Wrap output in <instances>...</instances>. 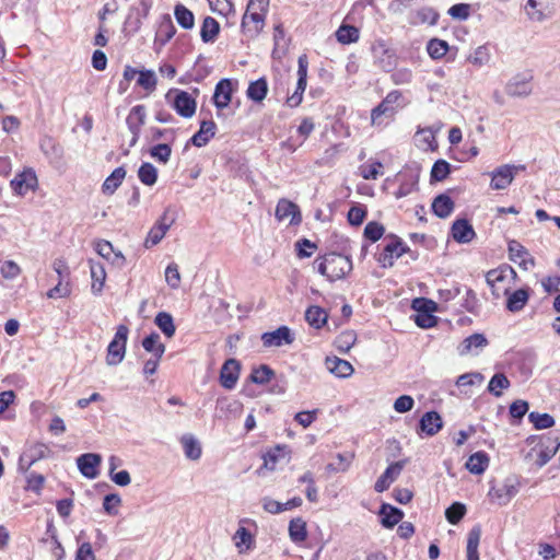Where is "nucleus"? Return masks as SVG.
<instances>
[{"mask_svg":"<svg viewBox=\"0 0 560 560\" xmlns=\"http://www.w3.org/2000/svg\"><path fill=\"white\" fill-rule=\"evenodd\" d=\"M317 271L329 281L345 278L352 270V261L348 256L329 253L315 260Z\"/></svg>","mask_w":560,"mask_h":560,"instance_id":"nucleus-1","label":"nucleus"},{"mask_svg":"<svg viewBox=\"0 0 560 560\" xmlns=\"http://www.w3.org/2000/svg\"><path fill=\"white\" fill-rule=\"evenodd\" d=\"M517 279L516 271L509 265H501L486 273V282L494 299L508 295Z\"/></svg>","mask_w":560,"mask_h":560,"instance_id":"nucleus-2","label":"nucleus"},{"mask_svg":"<svg viewBox=\"0 0 560 560\" xmlns=\"http://www.w3.org/2000/svg\"><path fill=\"white\" fill-rule=\"evenodd\" d=\"M520 487V480L514 476H510L500 486H492L488 497L499 505H506L518 493Z\"/></svg>","mask_w":560,"mask_h":560,"instance_id":"nucleus-3","label":"nucleus"},{"mask_svg":"<svg viewBox=\"0 0 560 560\" xmlns=\"http://www.w3.org/2000/svg\"><path fill=\"white\" fill-rule=\"evenodd\" d=\"M128 335L129 329L126 325L117 327L116 334L107 347L106 363L108 365H117L124 360Z\"/></svg>","mask_w":560,"mask_h":560,"instance_id":"nucleus-4","label":"nucleus"},{"mask_svg":"<svg viewBox=\"0 0 560 560\" xmlns=\"http://www.w3.org/2000/svg\"><path fill=\"white\" fill-rule=\"evenodd\" d=\"M166 98L179 116L190 118L195 115L197 103L188 92L176 89L170 90Z\"/></svg>","mask_w":560,"mask_h":560,"instance_id":"nucleus-5","label":"nucleus"},{"mask_svg":"<svg viewBox=\"0 0 560 560\" xmlns=\"http://www.w3.org/2000/svg\"><path fill=\"white\" fill-rule=\"evenodd\" d=\"M307 68L308 61L306 55H302L298 60V82L295 91L288 96L287 105L298 107L303 101V93L307 85Z\"/></svg>","mask_w":560,"mask_h":560,"instance_id":"nucleus-6","label":"nucleus"},{"mask_svg":"<svg viewBox=\"0 0 560 560\" xmlns=\"http://www.w3.org/2000/svg\"><path fill=\"white\" fill-rule=\"evenodd\" d=\"M407 250V245L402 243L398 237L393 236L384 245L382 253L378 255L377 261L384 268L392 267L395 259L399 258Z\"/></svg>","mask_w":560,"mask_h":560,"instance_id":"nucleus-7","label":"nucleus"},{"mask_svg":"<svg viewBox=\"0 0 560 560\" xmlns=\"http://www.w3.org/2000/svg\"><path fill=\"white\" fill-rule=\"evenodd\" d=\"M10 186L16 195L25 196L36 189L37 176L32 170L23 171L11 180Z\"/></svg>","mask_w":560,"mask_h":560,"instance_id":"nucleus-8","label":"nucleus"},{"mask_svg":"<svg viewBox=\"0 0 560 560\" xmlns=\"http://www.w3.org/2000/svg\"><path fill=\"white\" fill-rule=\"evenodd\" d=\"M532 77L516 74L512 77L506 85L505 93L512 97H526L532 93Z\"/></svg>","mask_w":560,"mask_h":560,"instance_id":"nucleus-9","label":"nucleus"},{"mask_svg":"<svg viewBox=\"0 0 560 560\" xmlns=\"http://www.w3.org/2000/svg\"><path fill=\"white\" fill-rule=\"evenodd\" d=\"M405 460H398L390 464L376 480L374 490L378 493L386 491L390 485L399 477L405 467Z\"/></svg>","mask_w":560,"mask_h":560,"instance_id":"nucleus-10","label":"nucleus"},{"mask_svg":"<svg viewBox=\"0 0 560 560\" xmlns=\"http://www.w3.org/2000/svg\"><path fill=\"white\" fill-rule=\"evenodd\" d=\"M275 214L280 222L288 221L289 224H299L301 222L299 207L284 198L278 201Z\"/></svg>","mask_w":560,"mask_h":560,"instance_id":"nucleus-11","label":"nucleus"},{"mask_svg":"<svg viewBox=\"0 0 560 560\" xmlns=\"http://www.w3.org/2000/svg\"><path fill=\"white\" fill-rule=\"evenodd\" d=\"M241 365L235 359L224 362L220 371V383L226 389H233L240 377Z\"/></svg>","mask_w":560,"mask_h":560,"instance_id":"nucleus-12","label":"nucleus"},{"mask_svg":"<svg viewBox=\"0 0 560 560\" xmlns=\"http://www.w3.org/2000/svg\"><path fill=\"white\" fill-rule=\"evenodd\" d=\"M101 462V455L94 453L83 454L77 458V465L80 472L89 479H94L98 476L97 468Z\"/></svg>","mask_w":560,"mask_h":560,"instance_id":"nucleus-13","label":"nucleus"},{"mask_svg":"<svg viewBox=\"0 0 560 560\" xmlns=\"http://www.w3.org/2000/svg\"><path fill=\"white\" fill-rule=\"evenodd\" d=\"M265 25L262 13L245 12L242 19V31L248 38H255Z\"/></svg>","mask_w":560,"mask_h":560,"instance_id":"nucleus-14","label":"nucleus"},{"mask_svg":"<svg viewBox=\"0 0 560 560\" xmlns=\"http://www.w3.org/2000/svg\"><path fill=\"white\" fill-rule=\"evenodd\" d=\"M261 340L265 347H281L290 345L293 341L291 330L287 326H281L278 329L269 332H265L261 336Z\"/></svg>","mask_w":560,"mask_h":560,"instance_id":"nucleus-15","label":"nucleus"},{"mask_svg":"<svg viewBox=\"0 0 560 560\" xmlns=\"http://www.w3.org/2000/svg\"><path fill=\"white\" fill-rule=\"evenodd\" d=\"M508 249L510 260L518 264L523 269L527 270L528 266L535 265L534 258L528 250L517 241H510Z\"/></svg>","mask_w":560,"mask_h":560,"instance_id":"nucleus-16","label":"nucleus"},{"mask_svg":"<svg viewBox=\"0 0 560 560\" xmlns=\"http://www.w3.org/2000/svg\"><path fill=\"white\" fill-rule=\"evenodd\" d=\"M233 91V83L230 79H222L217 83L213 103L218 109H223L229 106Z\"/></svg>","mask_w":560,"mask_h":560,"instance_id":"nucleus-17","label":"nucleus"},{"mask_svg":"<svg viewBox=\"0 0 560 560\" xmlns=\"http://www.w3.org/2000/svg\"><path fill=\"white\" fill-rule=\"evenodd\" d=\"M372 52L380 67L389 71L395 65L394 54L388 49L384 40H377L372 46Z\"/></svg>","mask_w":560,"mask_h":560,"instance_id":"nucleus-18","label":"nucleus"},{"mask_svg":"<svg viewBox=\"0 0 560 560\" xmlns=\"http://www.w3.org/2000/svg\"><path fill=\"white\" fill-rule=\"evenodd\" d=\"M491 175L490 186L495 190L508 188L514 179L513 167L510 164L499 166Z\"/></svg>","mask_w":560,"mask_h":560,"instance_id":"nucleus-19","label":"nucleus"},{"mask_svg":"<svg viewBox=\"0 0 560 560\" xmlns=\"http://www.w3.org/2000/svg\"><path fill=\"white\" fill-rule=\"evenodd\" d=\"M173 220L167 221L166 214H164L155 224L154 226L149 231L148 236L144 241V246L147 248L152 247L156 244H159L162 238L165 236L167 230L172 225Z\"/></svg>","mask_w":560,"mask_h":560,"instance_id":"nucleus-20","label":"nucleus"},{"mask_svg":"<svg viewBox=\"0 0 560 560\" xmlns=\"http://www.w3.org/2000/svg\"><path fill=\"white\" fill-rule=\"evenodd\" d=\"M419 427L421 432L429 436H433L442 429L443 421L436 411H429L421 417Z\"/></svg>","mask_w":560,"mask_h":560,"instance_id":"nucleus-21","label":"nucleus"},{"mask_svg":"<svg viewBox=\"0 0 560 560\" xmlns=\"http://www.w3.org/2000/svg\"><path fill=\"white\" fill-rule=\"evenodd\" d=\"M452 236L458 243H469L474 240L476 233L467 220L459 219L452 225Z\"/></svg>","mask_w":560,"mask_h":560,"instance_id":"nucleus-22","label":"nucleus"},{"mask_svg":"<svg viewBox=\"0 0 560 560\" xmlns=\"http://www.w3.org/2000/svg\"><path fill=\"white\" fill-rule=\"evenodd\" d=\"M506 296V308L512 312L516 313L524 308V306L527 304L529 299V290L528 289H518L514 292H509Z\"/></svg>","mask_w":560,"mask_h":560,"instance_id":"nucleus-23","label":"nucleus"},{"mask_svg":"<svg viewBox=\"0 0 560 560\" xmlns=\"http://www.w3.org/2000/svg\"><path fill=\"white\" fill-rule=\"evenodd\" d=\"M217 126L212 120H203L200 124V129L191 138V143L198 148L206 145L211 138L214 137Z\"/></svg>","mask_w":560,"mask_h":560,"instance_id":"nucleus-24","label":"nucleus"},{"mask_svg":"<svg viewBox=\"0 0 560 560\" xmlns=\"http://www.w3.org/2000/svg\"><path fill=\"white\" fill-rule=\"evenodd\" d=\"M92 285L91 290L94 294H100L103 290L106 280V271L101 262H95L94 260H89Z\"/></svg>","mask_w":560,"mask_h":560,"instance_id":"nucleus-25","label":"nucleus"},{"mask_svg":"<svg viewBox=\"0 0 560 560\" xmlns=\"http://www.w3.org/2000/svg\"><path fill=\"white\" fill-rule=\"evenodd\" d=\"M327 370L338 377H349L354 369L350 362L340 358H327L325 361Z\"/></svg>","mask_w":560,"mask_h":560,"instance_id":"nucleus-26","label":"nucleus"},{"mask_svg":"<svg viewBox=\"0 0 560 560\" xmlns=\"http://www.w3.org/2000/svg\"><path fill=\"white\" fill-rule=\"evenodd\" d=\"M232 539L238 553H246L255 546L254 536L243 526L237 528Z\"/></svg>","mask_w":560,"mask_h":560,"instance_id":"nucleus-27","label":"nucleus"},{"mask_svg":"<svg viewBox=\"0 0 560 560\" xmlns=\"http://www.w3.org/2000/svg\"><path fill=\"white\" fill-rule=\"evenodd\" d=\"M380 514L382 516L381 523L386 528L394 527L404 517V512L401 510L386 503L381 506Z\"/></svg>","mask_w":560,"mask_h":560,"instance_id":"nucleus-28","label":"nucleus"},{"mask_svg":"<svg viewBox=\"0 0 560 560\" xmlns=\"http://www.w3.org/2000/svg\"><path fill=\"white\" fill-rule=\"evenodd\" d=\"M490 458L485 452H476L469 456L466 468L475 475L482 474L489 466Z\"/></svg>","mask_w":560,"mask_h":560,"instance_id":"nucleus-29","label":"nucleus"},{"mask_svg":"<svg viewBox=\"0 0 560 560\" xmlns=\"http://www.w3.org/2000/svg\"><path fill=\"white\" fill-rule=\"evenodd\" d=\"M180 443L184 448L185 456L191 460H198L201 457L202 451L200 443L192 434H184L180 438Z\"/></svg>","mask_w":560,"mask_h":560,"instance_id":"nucleus-30","label":"nucleus"},{"mask_svg":"<svg viewBox=\"0 0 560 560\" xmlns=\"http://www.w3.org/2000/svg\"><path fill=\"white\" fill-rule=\"evenodd\" d=\"M481 538V528L474 526L467 537V560H479L478 547Z\"/></svg>","mask_w":560,"mask_h":560,"instance_id":"nucleus-31","label":"nucleus"},{"mask_svg":"<svg viewBox=\"0 0 560 560\" xmlns=\"http://www.w3.org/2000/svg\"><path fill=\"white\" fill-rule=\"evenodd\" d=\"M268 93V83L265 78H260L249 83L246 95L254 102H261Z\"/></svg>","mask_w":560,"mask_h":560,"instance_id":"nucleus-32","label":"nucleus"},{"mask_svg":"<svg viewBox=\"0 0 560 560\" xmlns=\"http://www.w3.org/2000/svg\"><path fill=\"white\" fill-rule=\"evenodd\" d=\"M487 343L488 341L483 335L474 334L463 340V342L458 347V352L460 355H466L470 353L474 349H481L486 347Z\"/></svg>","mask_w":560,"mask_h":560,"instance_id":"nucleus-33","label":"nucleus"},{"mask_svg":"<svg viewBox=\"0 0 560 560\" xmlns=\"http://www.w3.org/2000/svg\"><path fill=\"white\" fill-rule=\"evenodd\" d=\"M126 176L124 167H117L113 173L104 180L102 190L104 194L112 195L121 185L122 179Z\"/></svg>","mask_w":560,"mask_h":560,"instance_id":"nucleus-34","label":"nucleus"},{"mask_svg":"<svg viewBox=\"0 0 560 560\" xmlns=\"http://www.w3.org/2000/svg\"><path fill=\"white\" fill-rule=\"evenodd\" d=\"M453 209L454 202L446 195H439L432 202V210L439 218H447Z\"/></svg>","mask_w":560,"mask_h":560,"instance_id":"nucleus-35","label":"nucleus"},{"mask_svg":"<svg viewBox=\"0 0 560 560\" xmlns=\"http://www.w3.org/2000/svg\"><path fill=\"white\" fill-rule=\"evenodd\" d=\"M142 347L147 352L152 353L153 357L162 359L165 352V346L160 342V336L156 332H152L142 340Z\"/></svg>","mask_w":560,"mask_h":560,"instance_id":"nucleus-36","label":"nucleus"},{"mask_svg":"<svg viewBox=\"0 0 560 560\" xmlns=\"http://www.w3.org/2000/svg\"><path fill=\"white\" fill-rule=\"evenodd\" d=\"M220 25L211 16H207L201 26L200 36L205 43H213L219 34Z\"/></svg>","mask_w":560,"mask_h":560,"instance_id":"nucleus-37","label":"nucleus"},{"mask_svg":"<svg viewBox=\"0 0 560 560\" xmlns=\"http://www.w3.org/2000/svg\"><path fill=\"white\" fill-rule=\"evenodd\" d=\"M327 318V313L319 306H310L305 312L306 322L317 329L326 324Z\"/></svg>","mask_w":560,"mask_h":560,"instance_id":"nucleus-38","label":"nucleus"},{"mask_svg":"<svg viewBox=\"0 0 560 560\" xmlns=\"http://www.w3.org/2000/svg\"><path fill=\"white\" fill-rule=\"evenodd\" d=\"M357 342V334L353 330H345L335 339V347L341 353H347Z\"/></svg>","mask_w":560,"mask_h":560,"instance_id":"nucleus-39","label":"nucleus"},{"mask_svg":"<svg viewBox=\"0 0 560 560\" xmlns=\"http://www.w3.org/2000/svg\"><path fill=\"white\" fill-rule=\"evenodd\" d=\"M439 20V13L433 9L429 7H424L419 9L411 20V23L415 25L418 24H429V25H435Z\"/></svg>","mask_w":560,"mask_h":560,"instance_id":"nucleus-40","label":"nucleus"},{"mask_svg":"<svg viewBox=\"0 0 560 560\" xmlns=\"http://www.w3.org/2000/svg\"><path fill=\"white\" fill-rule=\"evenodd\" d=\"M289 535L293 542H302L307 537L306 523L301 518H293L289 524Z\"/></svg>","mask_w":560,"mask_h":560,"instance_id":"nucleus-41","label":"nucleus"},{"mask_svg":"<svg viewBox=\"0 0 560 560\" xmlns=\"http://www.w3.org/2000/svg\"><path fill=\"white\" fill-rule=\"evenodd\" d=\"M154 323L167 338H172L175 335L176 327L171 314L160 312L156 315Z\"/></svg>","mask_w":560,"mask_h":560,"instance_id":"nucleus-42","label":"nucleus"},{"mask_svg":"<svg viewBox=\"0 0 560 560\" xmlns=\"http://www.w3.org/2000/svg\"><path fill=\"white\" fill-rule=\"evenodd\" d=\"M138 177L142 184L153 186L158 180V170L151 163H142L138 170Z\"/></svg>","mask_w":560,"mask_h":560,"instance_id":"nucleus-43","label":"nucleus"},{"mask_svg":"<svg viewBox=\"0 0 560 560\" xmlns=\"http://www.w3.org/2000/svg\"><path fill=\"white\" fill-rule=\"evenodd\" d=\"M336 37L341 44L355 43L359 39V30L352 25L342 24L337 30Z\"/></svg>","mask_w":560,"mask_h":560,"instance_id":"nucleus-44","label":"nucleus"},{"mask_svg":"<svg viewBox=\"0 0 560 560\" xmlns=\"http://www.w3.org/2000/svg\"><path fill=\"white\" fill-rule=\"evenodd\" d=\"M24 452L25 458L36 463L37 460L47 457L50 453V450L46 444L37 442L27 445Z\"/></svg>","mask_w":560,"mask_h":560,"instance_id":"nucleus-45","label":"nucleus"},{"mask_svg":"<svg viewBox=\"0 0 560 560\" xmlns=\"http://www.w3.org/2000/svg\"><path fill=\"white\" fill-rule=\"evenodd\" d=\"M395 114V107L386 104L384 101H382L371 113V121L372 125H382L383 124V116L384 117H392Z\"/></svg>","mask_w":560,"mask_h":560,"instance_id":"nucleus-46","label":"nucleus"},{"mask_svg":"<svg viewBox=\"0 0 560 560\" xmlns=\"http://www.w3.org/2000/svg\"><path fill=\"white\" fill-rule=\"evenodd\" d=\"M174 14H175L177 23L182 27L189 30L194 26V24H195L194 14L190 10H188L183 4H177L175 7Z\"/></svg>","mask_w":560,"mask_h":560,"instance_id":"nucleus-47","label":"nucleus"},{"mask_svg":"<svg viewBox=\"0 0 560 560\" xmlns=\"http://www.w3.org/2000/svg\"><path fill=\"white\" fill-rule=\"evenodd\" d=\"M509 386V378L503 373H497L490 380L488 390L495 397H500L502 395V389H506Z\"/></svg>","mask_w":560,"mask_h":560,"instance_id":"nucleus-48","label":"nucleus"},{"mask_svg":"<svg viewBox=\"0 0 560 560\" xmlns=\"http://www.w3.org/2000/svg\"><path fill=\"white\" fill-rule=\"evenodd\" d=\"M541 0H527L525 13L529 20L542 22L547 19V15L541 10Z\"/></svg>","mask_w":560,"mask_h":560,"instance_id":"nucleus-49","label":"nucleus"},{"mask_svg":"<svg viewBox=\"0 0 560 560\" xmlns=\"http://www.w3.org/2000/svg\"><path fill=\"white\" fill-rule=\"evenodd\" d=\"M427 51L433 59H440L448 51V44L439 38H432L427 45Z\"/></svg>","mask_w":560,"mask_h":560,"instance_id":"nucleus-50","label":"nucleus"},{"mask_svg":"<svg viewBox=\"0 0 560 560\" xmlns=\"http://www.w3.org/2000/svg\"><path fill=\"white\" fill-rule=\"evenodd\" d=\"M428 304L429 306L423 312H419L415 316V323L421 328H431L436 324V318L429 313V311L434 310L435 304L433 302H429Z\"/></svg>","mask_w":560,"mask_h":560,"instance_id":"nucleus-51","label":"nucleus"},{"mask_svg":"<svg viewBox=\"0 0 560 560\" xmlns=\"http://www.w3.org/2000/svg\"><path fill=\"white\" fill-rule=\"evenodd\" d=\"M137 83L145 91L152 92L156 88L158 79L153 70H141Z\"/></svg>","mask_w":560,"mask_h":560,"instance_id":"nucleus-52","label":"nucleus"},{"mask_svg":"<svg viewBox=\"0 0 560 560\" xmlns=\"http://www.w3.org/2000/svg\"><path fill=\"white\" fill-rule=\"evenodd\" d=\"M419 147L423 150H434L436 141L431 128H424L417 132Z\"/></svg>","mask_w":560,"mask_h":560,"instance_id":"nucleus-53","label":"nucleus"},{"mask_svg":"<svg viewBox=\"0 0 560 560\" xmlns=\"http://www.w3.org/2000/svg\"><path fill=\"white\" fill-rule=\"evenodd\" d=\"M528 420L537 430L548 429L555 424L553 418L548 413L530 412Z\"/></svg>","mask_w":560,"mask_h":560,"instance_id":"nucleus-54","label":"nucleus"},{"mask_svg":"<svg viewBox=\"0 0 560 560\" xmlns=\"http://www.w3.org/2000/svg\"><path fill=\"white\" fill-rule=\"evenodd\" d=\"M21 272V267L13 260H4L0 264V275L7 280L16 279Z\"/></svg>","mask_w":560,"mask_h":560,"instance_id":"nucleus-55","label":"nucleus"},{"mask_svg":"<svg viewBox=\"0 0 560 560\" xmlns=\"http://www.w3.org/2000/svg\"><path fill=\"white\" fill-rule=\"evenodd\" d=\"M171 154L172 149L166 143L156 144L150 149L151 158L162 164H166L170 161Z\"/></svg>","mask_w":560,"mask_h":560,"instance_id":"nucleus-56","label":"nucleus"},{"mask_svg":"<svg viewBox=\"0 0 560 560\" xmlns=\"http://www.w3.org/2000/svg\"><path fill=\"white\" fill-rule=\"evenodd\" d=\"M273 374V371L268 365H260L253 370L250 380L256 384H266L271 380Z\"/></svg>","mask_w":560,"mask_h":560,"instance_id":"nucleus-57","label":"nucleus"},{"mask_svg":"<svg viewBox=\"0 0 560 560\" xmlns=\"http://www.w3.org/2000/svg\"><path fill=\"white\" fill-rule=\"evenodd\" d=\"M466 508L463 503L455 502L445 511V517L451 524H457L465 515Z\"/></svg>","mask_w":560,"mask_h":560,"instance_id":"nucleus-58","label":"nucleus"},{"mask_svg":"<svg viewBox=\"0 0 560 560\" xmlns=\"http://www.w3.org/2000/svg\"><path fill=\"white\" fill-rule=\"evenodd\" d=\"M165 281L172 289H178L180 284V273L178 265L171 262L165 269Z\"/></svg>","mask_w":560,"mask_h":560,"instance_id":"nucleus-59","label":"nucleus"},{"mask_svg":"<svg viewBox=\"0 0 560 560\" xmlns=\"http://www.w3.org/2000/svg\"><path fill=\"white\" fill-rule=\"evenodd\" d=\"M485 377L481 373L478 372H471V373H465L458 376L456 381V385L459 387L463 386H474V385H480L483 382Z\"/></svg>","mask_w":560,"mask_h":560,"instance_id":"nucleus-60","label":"nucleus"},{"mask_svg":"<svg viewBox=\"0 0 560 560\" xmlns=\"http://www.w3.org/2000/svg\"><path fill=\"white\" fill-rule=\"evenodd\" d=\"M121 504V498L116 493L105 495L103 509L108 515H117L118 506Z\"/></svg>","mask_w":560,"mask_h":560,"instance_id":"nucleus-61","label":"nucleus"},{"mask_svg":"<svg viewBox=\"0 0 560 560\" xmlns=\"http://www.w3.org/2000/svg\"><path fill=\"white\" fill-rule=\"evenodd\" d=\"M384 226L377 222H369L364 228V236L372 241H378L384 234Z\"/></svg>","mask_w":560,"mask_h":560,"instance_id":"nucleus-62","label":"nucleus"},{"mask_svg":"<svg viewBox=\"0 0 560 560\" xmlns=\"http://www.w3.org/2000/svg\"><path fill=\"white\" fill-rule=\"evenodd\" d=\"M450 173V164L444 160H439L433 164L431 177L434 180H443Z\"/></svg>","mask_w":560,"mask_h":560,"instance_id":"nucleus-63","label":"nucleus"},{"mask_svg":"<svg viewBox=\"0 0 560 560\" xmlns=\"http://www.w3.org/2000/svg\"><path fill=\"white\" fill-rule=\"evenodd\" d=\"M415 406V400L409 395H401L394 401V410L398 413L410 411Z\"/></svg>","mask_w":560,"mask_h":560,"instance_id":"nucleus-64","label":"nucleus"}]
</instances>
